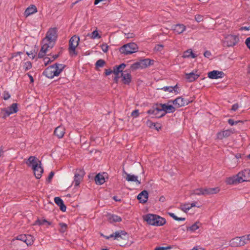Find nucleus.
<instances>
[{
    "mask_svg": "<svg viewBox=\"0 0 250 250\" xmlns=\"http://www.w3.org/2000/svg\"><path fill=\"white\" fill-rule=\"evenodd\" d=\"M65 67L64 64L56 63L46 68L43 74L48 78L52 79L54 76H59Z\"/></svg>",
    "mask_w": 250,
    "mask_h": 250,
    "instance_id": "obj_1",
    "label": "nucleus"
},
{
    "mask_svg": "<svg viewBox=\"0 0 250 250\" xmlns=\"http://www.w3.org/2000/svg\"><path fill=\"white\" fill-rule=\"evenodd\" d=\"M143 218L147 224L155 226H162L166 223L164 218L153 214H147L144 216Z\"/></svg>",
    "mask_w": 250,
    "mask_h": 250,
    "instance_id": "obj_2",
    "label": "nucleus"
},
{
    "mask_svg": "<svg viewBox=\"0 0 250 250\" xmlns=\"http://www.w3.org/2000/svg\"><path fill=\"white\" fill-rule=\"evenodd\" d=\"M57 29L56 28H50L47 32L45 37L42 40V43H46L52 48L57 38Z\"/></svg>",
    "mask_w": 250,
    "mask_h": 250,
    "instance_id": "obj_3",
    "label": "nucleus"
},
{
    "mask_svg": "<svg viewBox=\"0 0 250 250\" xmlns=\"http://www.w3.org/2000/svg\"><path fill=\"white\" fill-rule=\"evenodd\" d=\"M220 191L219 188H199L190 191V196L192 195H208L216 194Z\"/></svg>",
    "mask_w": 250,
    "mask_h": 250,
    "instance_id": "obj_4",
    "label": "nucleus"
},
{
    "mask_svg": "<svg viewBox=\"0 0 250 250\" xmlns=\"http://www.w3.org/2000/svg\"><path fill=\"white\" fill-rule=\"evenodd\" d=\"M137 49V45L134 42H131L122 46L120 47L119 51L122 54L127 55L136 52Z\"/></svg>",
    "mask_w": 250,
    "mask_h": 250,
    "instance_id": "obj_5",
    "label": "nucleus"
},
{
    "mask_svg": "<svg viewBox=\"0 0 250 250\" xmlns=\"http://www.w3.org/2000/svg\"><path fill=\"white\" fill-rule=\"evenodd\" d=\"M250 235H245L242 237H235L230 241L232 247H236L244 246L250 240Z\"/></svg>",
    "mask_w": 250,
    "mask_h": 250,
    "instance_id": "obj_6",
    "label": "nucleus"
},
{
    "mask_svg": "<svg viewBox=\"0 0 250 250\" xmlns=\"http://www.w3.org/2000/svg\"><path fill=\"white\" fill-rule=\"evenodd\" d=\"M79 37L76 35L72 36L70 39L69 42V51L71 56L77 55L76 48L79 44Z\"/></svg>",
    "mask_w": 250,
    "mask_h": 250,
    "instance_id": "obj_7",
    "label": "nucleus"
},
{
    "mask_svg": "<svg viewBox=\"0 0 250 250\" xmlns=\"http://www.w3.org/2000/svg\"><path fill=\"white\" fill-rule=\"evenodd\" d=\"M148 114L152 115V118H161L165 115V112L162 111L160 104H156L155 106L148 110L147 112Z\"/></svg>",
    "mask_w": 250,
    "mask_h": 250,
    "instance_id": "obj_8",
    "label": "nucleus"
},
{
    "mask_svg": "<svg viewBox=\"0 0 250 250\" xmlns=\"http://www.w3.org/2000/svg\"><path fill=\"white\" fill-rule=\"evenodd\" d=\"M239 41L238 36L228 35L225 37L224 44L228 47H232L237 44Z\"/></svg>",
    "mask_w": 250,
    "mask_h": 250,
    "instance_id": "obj_9",
    "label": "nucleus"
},
{
    "mask_svg": "<svg viewBox=\"0 0 250 250\" xmlns=\"http://www.w3.org/2000/svg\"><path fill=\"white\" fill-rule=\"evenodd\" d=\"M85 172L81 169H77L74 175L73 184L75 187L79 186L81 182L83 180Z\"/></svg>",
    "mask_w": 250,
    "mask_h": 250,
    "instance_id": "obj_10",
    "label": "nucleus"
},
{
    "mask_svg": "<svg viewBox=\"0 0 250 250\" xmlns=\"http://www.w3.org/2000/svg\"><path fill=\"white\" fill-rule=\"evenodd\" d=\"M168 103H172L176 108L188 105L190 102L188 100L179 97L173 101H169Z\"/></svg>",
    "mask_w": 250,
    "mask_h": 250,
    "instance_id": "obj_11",
    "label": "nucleus"
},
{
    "mask_svg": "<svg viewBox=\"0 0 250 250\" xmlns=\"http://www.w3.org/2000/svg\"><path fill=\"white\" fill-rule=\"evenodd\" d=\"M237 174L239 183L250 181V170L249 169H244Z\"/></svg>",
    "mask_w": 250,
    "mask_h": 250,
    "instance_id": "obj_12",
    "label": "nucleus"
},
{
    "mask_svg": "<svg viewBox=\"0 0 250 250\" xmlns=\"http://www.w3.org/2000/svg\"><path fill=\"white\" fill-rule=\"evenodd\" d=\"M18 111V104L17 103L12 104L10 107L7 108H4L1 109V111L4 112V117L9 116L10 115L17 113Z\"/></svg>",
    "mask_w": 250,
    "mask_h": 250,
    "instance_id": "obj_13",
    "label": "nucleus"
},
{
    "mask_svg": "<svg viewBox=\"0 0 250 250\" xmlns=\"http://www.w3.org/2000/svg\"><path fill=\"white\" fill-rule=\"evenodd\" d=\"M108 179V174L106 172L103 173H98L97 174L94 178L95 183L97 185H101L103 184L105 181L106 179Z\"/></svg>",
    "mask_w": 250,
    "mask_h": 250,
    "instance_id": "obj_14",
    "label": "nucleus"
},
{
    "mask_svg": "<svg viewBox=\"0 0 250 250\" xmlns=\"http://www.w3.org/2000/svg\"><path fill=\"white\" fill-rule=\"evenodd\" d=\"M26 164L29 167L34 168L36 167L37 166L41 164V162L37 157L31 156L29 157L26 162Z\"/></svg>",
    "mask_w": 250,
    "mask_h": 250,
    "instance_id": "obj_15",
    "label": "nucleus"
},
{
    "mask_svg": "<svg viewBox=\"0 0 250 250\" xmlns=\"http://www.w3.org/2000/svg\"><path fill=\"white\" fill-rule=\"evenodd\" d=\"M200 76V74L198 72L197 70H195V71H192L189 73H186L185 78L188 82H192L197 80Z\"/></svg>",
    "mask_w": 250,
    "mask_h": 250,
    "instance_id": "obj_16",
    "label": "nucleus"
},
{
    "mask_svg": "<svg viewBox=\"0 0 250 250\" xmlns=\"http://www.w3.org/2000/svg\"><path fill=\"white\" fill-rule=\"evenodd\" d=\"M208 75V77L211 79H217L223 78L225 76V74L223 71L213 70L209 72Z\"/></svg>",
    "mask_w": 250,
    "mask_h": 250,
    "instance_id": "obj_17",
    "label": "nucleus"
},
{
    "mask_svg": "<svg viewBox=\"0 0 250 250\" xmlns=\"http://www.w3.org/2000/svg\"><path fill=\"white\" fill-rule=\"evenodd\" d=\"M126 234V232L124 230H119L115 231L109 236H105L104 237L106 239H109L113 237H114V239H118L119 238L123 239L122 235H125Z\"/></svg>",
    "mask_w": 250,
    "mask_h": 250,
    "instance_id": "obj_18",
    "label": "nucleus"
},
{
    "mask_svg": "<svg viewBox=\"0 0 250 250\" xmlns=\"http://www.w3.org/2000/svg\"><path fill=\"white\" fill-rule=\"evenodd\" d=\"M160 105L162 111L165 112V114L167 113H173L176 110L175 107L172 105L160 104Z\"/></svg>",
    "mask_w": 250,
    "mask_h": 250,
    "instance_id": "obj_19",
    "label": "nucleus"
},
{
    "mask_svg": "<svg viewBox=\"0 0 250 250\" xmlns=\"http://www.w3.org/2000/svg\"><path fill=\"white\" fill-rule=\"evenodd\" d=\"M148 193L146 190H143L137 196V199L141 203H145L148 199Z\"/></svg>",
    "mask_w": 250,
    "mask_h": 250,
    "instance_id": "obj_20",
    "label": "nucleus"
},
{
    "mask_svg": "<svg viewBox=\"0 0 250 250\" xmlns=\"http://www.w3.org/2000/svg\"><path fill=\"white\" fill-rule=\"evenodd\" d=\"M124 173L125 174L126 177H125L126 180L128 182H136L137 184L140 185L141 184L140 181L138 180V176L128 174L124 171Z\"/></svg>",
    "mask_w": 250,
    "mask_h": 250,
    "instance_id": "obj_21",
    "label": "nucleus"
},
{
    "mask_svg": "<svg viewBox=\"0 0 250 250\" xmlns=\"http://www.w3.org/2000/svg\"><path fill=\"white\" fill-rule=\"evenodd\" d=\"M64 133L65 128L62 126H59L57 127L54 131V135L57 136L58 138H62Z\"/></svg>",
    "mask_w": 250,
    "mask_h": 250,
    "instance_id": "obj_22",
    "label": "nucleus"
},
{
    "mask_svg": "<svg viewBox=\"0 0 250 250\" xmlns=\"http://www.w3.org/2000/svg\"><path fill=\"white\" fill-rule=\"evenodd\" d=\"M121 77L122 78V81L124 84H129L131 81V76L130 73L125 71L121 73Z\"/></svg>",
    "mask_w": 250,
    "mask_h": 250,
    "instance_id": "obj_23",
    "label": "nucleus"
},
{
    "mask_svg": "<svg viewBox=\"0 0 250 250\" xmlns=\"http://www.w3.org/2000/svg\"><path fill=\"white\" fill-rule=\"evenodd\" d=\"M34 175L37 179H40L42 175V173L43 172V169L41 167V164L37 166L36 167L34 168H32Z\"/></svg>",
    "mask_w": 250,
    "mask_h": 250,
    "instance_id": "obj_24",
    "label": "nucleus"
},
{
    "mask_svg": "<svg viewBox=\"0 0 250 250\" xmlns=\"http://www.w3.org/2000/svg\"><path fill=\"white\" fill-rule=\"evenodd\" d=\"M54 202L58 206L60 207V209L63 212L66 211V207L64 205L63 201L61 198L59 197H55L54 198Z\"/></svg>",
    "mask_w": 250,
    "mask_h": 250,
    "instance_id": "obj_25",
    "label": "nucleus"
},
{
    "mask_svg": "<svg viewBox=\"0 0 250 250\" xmlns=\"http://www.w3.org/2000/svg\"><path fill=\"white\" fill-rule=\"evenodd\" d=\"M37 12V7L34 5H32L29 6L24 12V16L26 17L36 13Z\"/></svg>",
    "mask_w": 250,
    "mask_h": 250,
    "instance_id": "obj_26",
    "label": "nucleus"
},
{
    "mask_svg": "<svg viewBox=\"0 0 250 250\" xmlns=\"http://www.w3.org/2000/svg\"><path fill=\"white\" fill-rule=\"evenodd\" d=\"M50 48V46L47 45L46 43L44 44L43 43V45H42L41 49L38 54V58H42L45 56L48 49Z\"/></svg>",
    "mask_w": 250,
    "mask_h": 250,
    "instance_id": "obj_27",
    "label": "nucleus"
},
{
    "mask_svg": "<svg viewBox=\"0 0 250 250\" xmlns=\"http://www.w3.org/2000/svg\"><path fill=\"white\" fill-rule=\"evenodd\" d=\"M232 132L230 130H226L221 132H219L217 134V137L218 139L222 140L224 138L228 137L229 136Z\"/></svg>",
    "mask_w": 250,
    "mask_h": 250,
    "instance_id": "obj_28",
    "label": "nucleus"
},
{
    "mask_svg": "<svg viewBox=\"0 0 250 250\" xmlns=\"http://www.w3.org/2000/svg\"><path fill=\"white\" fill-rule=\"evenodd\" d=\"M142 68H145L148 66L152 65L154 63V61L149 59H146L140 61Z\"/></svg>",
    "mask_w": 250,
    "mask_h": 250,
    "instance_id": "obj_29",
    "label": "nucleus"
},
{
    "mask_svg": "<svg viewBox=\"0 0 250 250\" xmlns=\"http://www.w3.org/2000/svg\"><path fill=\"white\" fill-rule=\"evenodd\" d=\"M226 182V183L228 185H232L236 183H239L238 174L235 176L228 178Z\"/></svg>",
    "mask_w": 250,
    "mask_h": 250,
    "instance_id": "obj_30",
    "label": "nucleus"
},
{
    "mask_svg": "<svg viewBox=\"0 0 250 250\" xmlns=\"http://www.w3.org/2000/svg\"><path fill=\"white\" fill-rule=\"evenodd\" d=\"M186 29V26L184 24H176L174 28V31L178 34L182 33Z\"/></svg>",
    "mask_w": 250,
    "mask_h": 250,
    "instance_id": "obj_31",
    "label": "nucleus"
},
{
    "mask_svg": "<svg viewBox=\"0 0 250 250\" xmlns=\"http://www.w3.org/2000/svg\"><path fill=\"white\" fill-rule=\"evenodd\" d=\"M182 57L183 58H189L191 57L192 58H195L196 56L192 52V51L191 49L185 51L183 54Z\"/></svg>",
    "mask_w": 250,
    "mask_h": 250,
    "instance_id": "obj_32",
    "label": "nucleus"
},
{
    "mask_svg": "<svg viewBox=\"0 0 250 250\" xmlns=\"http://www.w3.org/2000/svg\"><path fill=\"white\" fill-rule=\"evenodd\" d=\"M24 240V243H25L27 246L32 245L34 242L33 237L30 235H27Z\"/></svg>",
    "mask_w": 250,
    "mask_h": 250,
    "instance_id": "obj_33",
    "label": "nucleus"
},
{
    "mask_svg": "<svg viewBox=\"0 0 250 250\" xmlns=\"http://www.w3.org/2000/svg\"><path fill=\"white\" fill-rule=\"evenodd\" d=\"M45 224H46L47 225L50 226L51 225L52 223L51 222L48 221L45 219H38L36 222L35 224L39 225H43Z\"/></svg>",
    "mask_w": 250,
    "mask_h": 250,
    "instance_id": "obj_34",
    "label": "nucleus"
},
{
    "mask_svg": "<svg viewBox=\"0 0 250 250\" xmlns=\"http://www.w3.org/2000/svg\"><path fill=\"white\" fill-rule=\"evenodd\" d=\"M177 87V85H176L174 86H165L162 88L161 89L165 91H168L169 92H171L173 91L176 92V89Z\"/></svg>",
    "mask_w": 250,
    "mask_h": 250,
    "instance_id": "obj_35",
    "label": "nucleus"
},
{
    "mask_svg": "<svg viewBox=\"0 0 250 250\" xmlns=\"http://www.w3.org/2000/svg\"><path fill=\"white\" fill-rule=\"evenodd\" d=\"M179 208L184 212H187L190 209V204L189 203L181 204Z\"/></svg>",
    "mask_w": 250,
    "mask_h": 250,
    "instance_id": "obj_36",
    "label": "nucleus"
},
{
    "mask_svg": "<svg viewBox=\"0 0 250 250\" xmlns=\"http://www.w3.org/2000/svg\"><path fill=\"white\" fill-rule=\"evenodd\" d=\"M59 225L60 227V229H59V231L61 233H64L66 231L67 229V225L66 224L64 223H60Z\"/></svg>",
    "mask_w": 250,
    "mask_h": 250,
    "instance_id": "obj_37",
    "label": "nucleus"
},
{
    "mask_svg": "<svg viewBox=\"0 0 250 250\" xmlns=\"http://www.w3.org/2000/svg\"><path fill=\"white\" fill-rule=\"evenodd\" d=\"M109 219L110 220V222H120L122 221L121 217L117 215H112L109 218Z\"/></svg>",
    "mask_w": 250,
    "mask_h": 250,
    "instance_id": "obj_38",
    "label": "nucleus"
},
{
    "mask_svg": "<svg viewBox=\"0 0 250 250\" xmlns=\"http://www.w3.org/2000/svg\"><path fill=\"white\" fill-rule=\"evenodd\" d=\"M168 214L170 217H171L173 219H174L176 221H185L186 220V218L184 217H177L173 213L168 212Z\"/></svg>",
    "mask_w": 250,
    "mask_h": 250,
    "instance_id": "obj_39",
    "label": "nucleus"
},
{
    "mask_svg": "<svg viewBox=\"0 0 250 250\" xmlns=\"http://www.w3.org/2000/svg\"><path fill=\"white\" fill-rule=\"evenodd\" d=\"M199 224V222H196L194 224H193L191 226L187 228V230H190L191 231H194L196 230H197L199 228V226L198 225Z\"/></svg>",
    "mask_w": 250,
    "mask_h": 250,
    "instance_id": "obj_40",
    "label": "nucleus"
},
{
    "mask_svg": "<svg viewBox=\"0 0 250 250\" xmlns=\"http://www.w3.org/2000/svg\"><path fill=\"white\" fill-rule=\"evenodd\" d=\"M130 68L132 70H136L139 68H142V66H141V63L140 61L136 62L135 63H134L133 64H132L131 65Z\"/></svg>",
    "mask_w": 250,
    "mask_h": 250,
    "instance_id": "obj_41",
    "label": "nucleus"
},
{
    "mask_svg": "<svg viewBox=\"0 0 250 250\" xmlns=\"http://www.w3.org/2000/svg\"><path fill=\"white\" fill-rule=\"evenodd\" d=\"M90 37L92 39H95L96 38L100 39L101 38V36L99 35L96 30L92 32V33L90 35Z\"/></svg>",
    "mask_w": 250,
    "mask_h": 250,
    "instance_id": "obj_42",
    "label": "nucleus"
},
{
    "mask_svg": "<svg viewBox=\"0 0 250 250\" xmlns=\"http://www.w3.org/2000/svg\"><path fill=\"white\" fill-rule=\"evenodd\" d=\"M105 62L104 60L102 59H100L98 60L96 62V66L98 67H102L104 66Z\"/></svg>",
    "mask_w": 250,
    "mask_h": 250,
    "instance_id": "obj_43",
    "label": "nucleus"
},
{
    "mask_svg": "<svg viewBox=\"0 0 250 250\" xmlns=\"http://www.w3.org/2000/svg\"><path fill=\"white\" fill-rule=\"evenodd\" d=\"M25 71H27L32 68V63L30 61H27L24 63L23 65Z\"/></svg>",
    "mask_w": 250,
    "mask_h": 250,
    "instance_id": "obj_44",
    "label": "nucleus"
},
{
    "mask_svg": "<svg viewBox=\"0 0 250 250\" xmlns=\"http://www.w3.org/2000/svg\"><path fill=\"white\" fill-rule=\"evenodd\" d=\"M100 46L104 52L106 53L108 51L109 46L106 43H103Z\"/></svg>",
    "mask_w": 250,
    "mask_h": 250,
    "instance_id": "obj_45",
    "label": "nucleus"
},
{
    "mask_svg": "<svg viewBox=\"0 0 250 250\" xmlns=\"http://www.w3.org/2000/svg\"><path fill=\"white\" fill-rule=\"evenodd\" d=\"M26 235H26V234L19 235L16 237V239L18 240H20V241H23V242H24V241H25L24 240L25 239Z\"/></svg>",
    "mask_w": 250,
    "mask_h": 250,
    "instance_id": "obj_46",
    "label": "nucleus"
},
{
    "mask_svg": "<svg viewBox=\"0 0 250 250\" xmlns=\"http://www.w3.org/2000/svg\"><path fill=\"white\" fill-rule=\"evenodd\" d=\"M195 19L198 22H200L203 21V16L201 15H196L195 16Z\"/></svg>",
    "mask_w": 250,
    "mask_h": 250,
    "instance_id": "obj_47",
    "label": "nucleus"
},
{
    "mask_svg": "<svg viewBox=\"0 0 250 250\" xmlns=\"http://www.w3.org/2000/svg\"><path fill=\"white\" fill-rule=\"evenodd\" d=\"M112 72L115 75H119L120 74V73H121L119 70V68H118L117 65H116L113 67Z\"/></svg>",
    "mask_w": 250,
    "mask_h": 250,
    "instance_id": "obj_48",
    "label": "nucleus"
},
{
    "mask_svg": "<svg viewBox=\"0 0 250 250\" xmlns=\"http://www.w3.org/2000/svg\"><path fill=\"white\" fill-rule=\"evenodd\" d=\"M164 47V45L162 44H157L154 47V49L157 51H161Z\"/></svg>",
    "mask_w": 250,
    "mask_h": 250,
    "instance_id": "obj_49",
    "label": "nucleus"
},
{
    "mask_svg": "<svg viewBox=\"0 0 250 250\" xmlns=\"http://www.w3.org/2000/svg\"><path fill=\"white\" fill-rule=\"evenodd\" d=\"M139 115V110L136 109L133 110L131 113V116L134 118H136Z\"/></svg>",
    "mask_w": 250,
    "mask_h": 250,
    "instance_id": "obj_50",
    "label": "nucleus"
},
{
    "mask_svg": "<svg viewBox=\"0 0 250 250\" xmlns=\"http://www.w3.org/2000/svg\"><path fill=\"white\" fill-rule=\"evenodd\" d=\"M10 97V95L9 94V93L8 92H4L3 94V98L4 100H7L8 99H9Z\"/></svg>",
    "mask_w": 250,
    "mask_h": 250,
    "instance_id": "obj_51",
    "label": "nucleus"
},
{
    "mask_svg": "<svg viewBox=\"0 0 250 250\" xmlns=\"http://www.w3.org/2000/svg\"><path fill=\"white\" fill-rule=\"evenodd\" d=\"M240 122H241V121H237L234 122L233 121V120H232L231 119H229L228 120V123L231 125H236L238 123Z\"/></svg>",
    "mask_w": 250,
    "mask_h": 250,
    "instance_id": "obj_52",
    "label": "nucleus"
},
{
    "mask_svg": "<svg viewBox=\"0 0 250 250\" xmlns=\"http://www.w3.org/2000/svg\"><path fill=\"white\" fill-rule=\"evenodd\" d=\"M22 54V52H17L15 53H14L12 54L11 57L9 59V60H10L13 59L14 57H17L18 55H20Z\"/></svg>",
    "mask_w": 250,
    "mask_h": 250,
    "instance_id": "obj_53",
    "label": "nucleus"
},
{
    "mask_svg": "<svg viewBox=\"0 0 250 250\" xmlns=\"http://www.w3.org/2000/svg\"><path fill=\"white\" fill-rule=\"evenodd\" d=\"M43 61L45 65H47L50 62H52L51 58L48 57H45Z\"/></svg>",
    "mask_w": 250,
    "mask_h": 250,
    "instance_id": "obj_54",
    "label": "nucleus"
},
{
    "mask_svg": "<svg viewBox=\"0 0 250 250\" xmlns=\"http://www.w3.org/2000/svg\"><path fill=\"white\" fill-rule=\"evenodd\" d=\"M135 35L133 33H125V38L127 39L132 38Z\"/></svg>",
    "mask_w": 250,
    "mask_h": 250,
    "instance_id": "obj_55",
    "label": "nucleus"
},
{
    "mask_svg": "<svg viewBox=\"0 0 250 250\" xmlns=\"http://www.w3.org/2000/svg\"><path fill=\"white\" fill-rule=\"evenodd\" d=\"M54 175V173L53 171H51L50 172L49 175H48V177L47 179V181L48 182H50L52 179V178H53V176Z\"/></svg>",
    "mask_w": 250,
    "mask_h": 250,
    "instance_id": "obj_56",
    "label": "nucleus"
},
{
    "mask_svg": "<svg viewBox=\"0 0 250 250\" xmlns=\"http://www.w3.org/2000/svg\"><path fill=\"white\" fill-rule=\"evenodd\" d=\"M170 247H156L155 249V250H167L168 249H169Z\"/></svg>",
    "mask_w": 250,
    "mask_h": 250,
    "instance_id": "obj_57",
    "label": "nucleus"
},
{
    "mask_svg": "<svg viewBox=\"0 0 250 250\" xmlns=\"http://www.w3.org/2000/svg\"><path fill=\"white\" fill-rule=\"evenodd\" d=\"M146 125L147 126H148L150 127H151L152 126H155V124L150 120H148L146 122Z\"/></svg>",
    "mask_w": 250,
    "mask_h": 250,
    "instance_id": "obj_58",
    "label": "nucleus"
},
{
    "mask_svg": "<svg viewBox=\"0 0 250 250\" xmlns=\"http://www.w3.org/2000/svg\"><path fill=\"white\" fill-rule=\"evenodd\" d=\"M238 107H239V105L238 104H234L232 106L231 110L232 111H235L236 110H237L238 109Z\"/></svg>",
    "mask_w": 250,
    "mask_h": 250,
    "instance_id": "obj_59",
    "label": "nucleus"
},
{
    "mask_svg": "<svg viewBox=\"0 0 250 250\" xmlns=\"http://www.w3.org/2000/svg\"><path fill=\"white\" fill-rule=\"evenodd\" d=\"M112 73H113L112 70H111V69H107L105 70V75L106 76L109 75L110 74H111Z\"/></svg>",
    "mask_w": 250,
    "mask_h": 250,
    "instance_id": "obj_60",
    "label": "nucleus"
},
{
    "mask_svg": "<svg viewBox=\"0 0 250 250\" xmlns=\"http://www.w3.org/2000/svg\"><path fill=\"white\" fill-rule=\"evenodd\" d=\"M245 43H246V45H247V47L250 50V37L249 38H248L246 40Z\"/></svg>",
    "mask_w": 250,
    "mask_h": 250,
    "instance_id": "obj_61",
    "label": "nucleus"
},
{
    "mask_svg": "<svg viewBox=\"0 0 250 250\" xmlns=\"http://www.w3.org/2000/svg\"><path fill=\"white\" fill-rule=\"evenodd\" d=\"M26 54L32 59H34L35 58V55L32 51H30V52H27Z\"/></svg>",
    "mask_w": 250,
    "mask_h": 250,
    "instance_id": "obj_62",
    "label": "nucleus"
},
{
    "mask_svg": "<svg viewBox=\"0 0 250 250\" xmlns=\"http://www.w3.org/2000/svg\"><path fill=\"white\" fill-rule=\"evenodd\" d=\"M204 55L205 57L209 58L211 56V53L209 51L205 52Z\"/></svg>",
    "mask_w": 250,
    "mask_h": 250,
    "instance_id": "obj_63",
    "label": "nucleus"
},
{
    "mask_svg": "<svg viewBox=\"0 0 250 250\" xmlns=\"http://www.w3.org/2000/svg\"><path fill=\"white\" fill-rule=\"evenodd\" d=\"M120 76L119 75H115V77L114 78V81L116 83H118L119 78Z\"/></svg>",
    "mask_w": 250,
    "mask_h": 250,
    "instance_id": "obj_64",
    "label": "nucleus"
}]
</instances>
